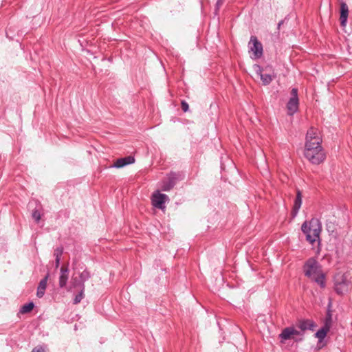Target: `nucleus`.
<instances>
[{"label": "nucleus", "instance_id": "f257e3e1", "mask_svg": "<svg viewBox=\"0 0 352 352\" xmlns=\"http://www.w3.org/2000/svg\"><path fill=\"white\" fill-rule=\"evenodd\" d=\"M322 139L318 129L311 127L306 135L304 155L314 164H320L326 158L325 153L321 146Z\"/></svg>", "mask_w": 352, "mask_h": 352}, {"label": "nucleus", "instance_id": "f03ea898", "mask_svg": "<svg viewBox=\"0 0 352 352\" xmlns=\"http://www.w3.org/2000/svg\"><path fill=\"white\" fill-rule=\"evenodd\" d=\"M304 272L306 276L318 283L321 287H324V274L318 262L313 258L307 261L304 267Z\"/></svg>", "mask_w": 352, "mask_h": 352}, {"label": "nucleus", "instance_id": "7ed1b4c3", "mask_svg": "<svg viewBox=\"0 0 352 352\" xmlns=\"http://www.w3.org/2000/svg\"><path fill=\"white\" fill-rule=\"evenodd\" d=\"M302 232L306 235V239L311 244L319 241L322 230V224L319 219L312 218L309 221H305L301 226Z\"/></svg>", "mask_w": 352, "mask_h": 352}, {"label": "nucleus", "instance_id": "20e7f679", "mask_svg": "<svg viewBox=\"0 0 352 352\" xmlns=\"http://www.w3.org/2000/svg\"><path fill=\"white\" fill-rule=\"evenodd\" d=\"M351 287V282L348 276L343 274H338L336 277L335 290L338 294H344L347 292Z\"/></svg>", "mask_w": 352, "mask_h": 352}, {"label": "nucleus", "instance_id": "39448f33", "mask_svg": "<svg viewBox=\"0 0 352 352\" xmlns=\"http://www.w3.org/2000/svg\"><path fill=\"white\" fill-rule=\"evenodd\" d=\"M298 89L293 88L291 91V98L287 104V113L294 115L298 109Z\"/></svg>", "mask_w": 352, "mask_h": 352}, {"label": "nucleus", "instance_id": "423d86ee", "mask_svg": "<svg viewBox=\"0 0 352 352\" xmlns=\"http://www.w3.org/2000/svg\"><path fill=\"white\" fill-rule=\"evenodd\" d=\"M168 197L165 194H162L159 191H156L152 195V204L154 207L159 209H164V204L168 200Z\"/></svg>", "mask_w": 352, "mask_h": 352}, {"label": "nucleus", "instance_id": "0eeeda50", "mask_svg": "<svg viewBox=\"0 0 352 352\" xmlns=\"http://www.w3.org/2000/svg\"><path fill=\"white\" fill-rule=\"evenodd\" d=\"M250 50L253 53L255 58H258L263 55V46L256 36H251L249 43Z\"/></svg>", "mask_w": 352, "mask_h": 352}, {"label": "nucleus", "instance_id": "6e6552de", "mask_svg": "<svg viewBox=\"0 0 352 352\" xmlns=\"http://www.w3.org/2000/svg\"><path fill=\"white\" fill-rule=\"evenodd\" d=\"M69 278L68 265H63L60 269L58 285L60 288L65 287Z\"/></svg>", "mask_w": 352, "mask_h": 352}, {"label": "nucleus", "instance_id": "1a4fd4ad", "mask_svg": "<svg viewBox=\"0 0 352 352\" xmlns=\"http://www.w3.org/2000/svg\"><path fill=\"white\" fill-rule=\"evenodd\" d=\"M340 25L342 27H345L347 23L349 15V8L347 4L344 1L340 3Z\"/></svg>", "mask_w": 352, "mask_h": 352}, {"label": "nucleus", "instance_id": "9d476101", "mask_svg": "<svg viewBox=\"0 0 352 352\" xmlns=\"http://www.w3.org/2000/svg\"><path fill=\"white\" fill-rule=\"evenodd\" d=\"M177 179V174L171 173L168 177V181L164 182L162 186V190L168 191L175 185Z\"/></svg>", "mask_w": 352, "mask_h": 352}, {"label": "nucleus", "instance_id": "9b49d317", "mask_svg": "<svg viewBox=\"0 0 352 352\" xmlns=\"http://www.w3.org/2000/svg\"><path fill=\"white\" fill-rule=\"evenodd\" d=\"M135 162V158L133 156H127L122 158H119L116 160L112 167L122 168L126 165L131 164Z\"/></svg>", "mask_w": 352, "mask_h": 352}, {"label": "nucleus", "instance_id": "f8f14e48", "mask_svg": "<svg viewBox=\"0 0 352 352\" xmlns=\"http://www.w3.org/2000/svg\"><path fill=\"white\" fill-rule=\"evenodd\" d=\"M256 74L260 76L261 80L264 85H269L272 80L276 77L275 76H272L269 74H263V69L259 66L256 65Z\"/></svg>", "mask_w": 352, "mask_h": 352}, {"label": "nucleus", "instance_id": "ddd939ff", "mask_svg": "<svg viewBox=\"0 0 352 352\" xmlns=\"http://www.w3.org/2000/svg\"><path fill=\"white\" fill-rule=\"evenodd\" d=\"M49 277L50 274L47 273L46 276L39 282L36 292L37 297L42 298L44 296Z\"/></svg>", "mask_w": 352, "mask_h": 352}, {"label": "nucleus", "instance_id": "4468645a", "mask_svg": "<svg viewBox=\"0 0 352 352\" xmlns=\"http://www.w3.org/2000/svg\"><path fill=\"white\" fill-rule=\"evenodd\" d=\"M302 205V195L300 191H297L296 197L295 199L294 207L292 211V216L294 217L296 216L298 212L299 209L300 208Z\"/></svg>", "mask_w": 352, "mask_h": 352}, {"label": "nucleus", "instance_id": "2eb2a0df", "mask_svg": "<svg viewBox=\"0 0 352 352\" xmlns=\"http://www.w3.org/2000/svg\"><path fill=\"white\" fill-rule=\"evenodd\" d=\"M80 278L81 281H78L76 278L72 279V284L74 287H76L78 285L80 287L81 284L84 285L85 281L89 278V273L85 270L80 274Z\"/></svg>", "mask_w": 352, "mask_h": 352}, {"label": "nucleus", "instance_id": "dca6fc26", "mask_svg": "<svg viewBox=\"0 0 352 352\" xmlns=\"http://www.w3.org/2000/svg\"><path fill=\"white\" fill-rule=\"evenodd\" d=\"M298 327L302 331H305L307 329H311L314 327V323L309 320H300L298 324Z\"/></svg>", "mask_w": 352, "mask_h": 352}, {"label": "nucleus", "instance_id": "f3484780", "mask_svg": "<svg viewBox=\"0 0 352 352\" xmlns=\"http://www.w3.org/2000/svg\"><path fill=\"white\" fill-rule=\"evenodd\" d=\"M63 252V247H58L54 250V256H55V267L58 268L60 265V258Z\"/></svg>", "mask_w": 352, "mask_h": 352}, {"label": "nucleus", "instance_id": "a211bd4d", "mask_svg": "<svg viewBox=\"0 0 352 352\" xmlns=\"http://www.w3.org/2000/svg\"><path fill=\"white\" fill-rule=\"evenodd\" d=\"M294 336L293 327H287L284 329L280 334V337L283 340H289Z\"/></svg>", "mask_w": 352, "mask_h": 352}, {"label": "nucleus", "instance_id": "6ab92c4d", "mask_svg": "<svg viewBox=\"0 0 352 352\" xmlns=\"http://www.w3.org/2000/svg\"><path fill=\"white\" fill-rule=\"evenodd\" d=\"M329 330V328L327 326L321 328L316 332V337L318 338L320 341H322L326 337Z\"/></svg>", "mask_w": 352, "mask_h": 352}, {"label": "nucleus", "instance_id": "aec40b11", "mask_svg": "<svg viewBox=\"0 0 352 352\" xmlns=\"http://www.w3.org/2000/svg\"><path fill=\"white\" fill-rule=\"evenodd\" d=\"M80 292L78 294H77L74 300V304L76 305L79 303L82 299L84 298V290H85V285L81 284L80 287Z\"/></svg>", "mask_w": 352, "mask_h": 352}, {"label": "nucleus", "instance_id": "412c9836", "mask_svg": "<svg viewBox=\"0 0 352 352\" xmlns=\"http://www.w3.org/2000/svg\"><path fill=\"white\" fill-rule=\"evenodd\" d=\"M34 307V305L32 302H29L28 304H25L24 305H23L21 307L20 311L22 314L28 313L33 309Z\"/></svg>", "mask_w": 352, "mask_h": 352}, {"label": "nucleus", "instance_id": "4be33fe9", "mask_svg": "<svg viewBox=\"0 0 352 352\" xmlns=\"http://www.w3.org/2000/svg\"><path fill=\"white\" fill-rule=\"evenodd\" d=\"M32 217L36 222H38L41 218V214L38 210H34L32 212Z\"/></svg>", "mask_w": 352, "mask_h": 352}, {"label": "nucleus", "instance_id": "5701e85b", "mask_svg": "<svg viewBox=\"0 0 352 352\" xmlns=\"http://www.w3.org/2000/svg\"><path fill=\"white\" fill-rule=\"evenodd\" d=\"M181 104H182V110H183L184 112L188 111V108H189V107H188V104L186 101L183 100V101H182Z\"/></svg>", "mask_w": 352, "mask_h": 352}, {"label": "nucleus", "instance_id": "b1692460", "mask_svg": "<svg viewBox=\"0 0 352 352\" xmlns=\"http://www.w3.org/2000/svg\"><path fill=\"white\" fill-rule=\"evenodd\" d=\"M223 3V0H217L216 3L217 9L218 10L219 7Z\"/></svg>", "mask_w": 352, "mask_h": 352}, {"label": "nucleus", "instance_id": "393cba45", "mask_svg": "<svg viewBox=\"0 0 352 352\" xmlns=\"http://www.w3.org/2000/svg\"><path fill=\"white\" fill-rule=\"evenodd\" d=\"M32 352H45V351L42 348H39V349H34Z\"/></svg>", "mask_w": 352, "mask_h": 352}, {"label": "nucleus", "instance_id": "a878e982", "mask_svg": "<svg viewBox=\"0 0 352 352\" xmlns=\"http://www.w3.org/2000/svg\"><path fill=\"white\" fill-rule=\"evenodd\" d=\"M293 331H294V336H298V335H300V332L296 330L294 328H293Z\"/></svg>", "mask_w": 352, "mask_h": 352}]
</instances>
